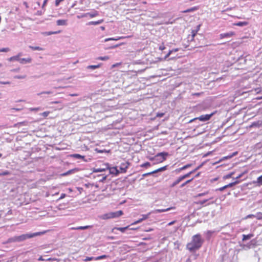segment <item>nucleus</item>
Instances as JSON below:
<instances>
[{
    "label": "nucleus",
    "instance_id": "obj_1",
    "mask_svg": "<svg viewBox=\"0 0 262 262\" xmlns=\"http://www.w3.org/2000/svg\"><path fill=\"white\" fill-rule=\"evenodd\" d=\"M204 239L200 234L194 235L190 243L186 245V248L191 253L195 252L202 246Z\"/></svg>",
    "mask_w": 262,
    "mask_h": 262
},
{
    "label": "nucleus",
    "instance_id": "obj_2",
    "mask_svg": "<svg viewBox=\"0 0 262 262\" xmlns=\"http://www.w3.org/2000/svg\"><path fill=\"white\" fill-rule=\"evenodd\" d=\"M44 232H37L35 233H28L24 234L19 236H17L18 242H23L27 239L33 238L34 237L41 235L43 234Z\"/></svg>",
    "mask_w": 262,
    "mask_h": 262
},
{
    "label": "nucleus",
    "instance_id": "obj_3",
    "mask_svg": "<svg viewBox=\"0 0 262 262\" xmlns=\"http://www.w3.org/2000/svg\"><path fill=\"white\" fill-rule=\"evenodd\" d=\"M215 114V112H213L210 114H205V115H202L199 117L194 118L191 120H190L189 121V123H191L194 121H195L198 120H199L200 121L202 122H206L208 120H209L213 116V115Z\"/></svg>",
    "mask_w": 262,
    "mask_h": 262
},
{
    "label": "nucleus",
    "instance_id": "obj_4",
    "mask_svg": "<svg viewBox=\"0 0 262 262\" xmlns=\"http://www.w3.org/2000/svg\"><path fill=\"white\" fill-rule=\"evenodd\" d=\"M123 214L122 210H119L116 212H110L105 214L103 215V219H112L119 217Z\"/></svg>",
    "mask_w": 262,
    "mask_h": 262
},
{
    "label": "nucleus",
    "instance_id": "obj_5",
    "mask_svg": "<svg viewBox=\"0 0 262 262\" xmlns=\"http://www.w3.org/2000/svg\"><path fill=\"white\" fill-rule=\"evenodd\" d=\"M255 244H256L255 239H252L247 244H239V246L242 248V249L247 250L251 248H254L255 246Z\"/></svg>",
    "mask_w": 262,
    "mask_h": 262
},
{
    "label": "nucleus",
    "instance_id": "obj_6",
    "mask_svg": "<svg viewBox=\"0 0 262 262\" xmlns=\"http://www.w3.org/2000/svg\"><path fill=\"white\" fill-rule=\"evenodd\" d=\"M158 154H162V155H161V156H159L157 158H156L157 159L156 160V163L163 162L166 160L167 157L169 156L168 152L165 151L159 152Z\"/></svg>",
    "mask_w": 262,
    "mask_h": 262
},
{
    "label": "nucleus",
    "instance_id": "obj_7",
    "mask_svg": "<svg viewBox=\"0 0 262 262\" xmlns=\"http://www.w3.org/2000/svg\"><path fill=\"white\" fill-rule=\"evenodd\" d=\"M99 15V12L96 10H93L92 12L85 13L81 14V17H90L93 18Z\"/></svg>",
    "mask_w": 262,
    "mask_h": 262
},
{
    "label": "nucleus",
    "instance_id": "obj_8",
    "mask_svg": "<svg viewBox=\"0 0 262 262\" xmlns=\"http://www.w3.org/2000/svg\"><path fill=\"white\" fill-rule=\"evenodd\" d=\"M106 168L109 169L110 173L111 174L117 176L120 173V171L117 169V167H109L108 164H106Z\"/></svg>",
    "mask_w": 262,
    "mask_h": 262
},
{
    "label": "nucleus",
    "instance_id": "obj_9",
    "mask_svg": "<svg viewBox=\"0 0 262 262\" xmlns=\"http://www.w3.org/2000/svg\"><path fill=\"white\" fill-rule=\"evenodd\" d=\"M129 163L128 162H124L121 163L120 165V171L122 173H125L128 167Z\"/></svg>",
    "mask_w": 262,
    "mask_h": 262
},
{
    "label": "nucleus",
    "instance_id": "obj_10",
    "mask_svg": "<svg viewBox=\"0 0 262 262\" xmlns=\"http://www.w3.org/2000/svg\"><path fill=\"white\" fill-rule=\"evenodd\" d=\"M234 34V33L233 32H229L224 33H221L220 34V39H223V38H229L231 37H232Z\"/></svg>",
    "mask_w": 262,
    "mask_h": 262
},
{
    "label": "nucleus",
    "instance_id": "obj_11",
    "mask_svg": "<svg viewBox=\"0 0 262 262\" xmlns=\"http://www.w3.org/2000/svg\"><path fill=\"white\" fill-rule=\"evenodd\" d=\"M104 21L103 19H99L97 21H91L87 23L86 25L87 26H91V25H98L101 24Z\"/></svg>",
    "mask_w": 262,
    "mask_h": 262
},
{
    "label": "nucleus",
    "instance_id": "obj_12",
    "mask_svg": "<svg viewBox=\"0 0 262 262\" xmlns=\"http://www.w3.org/2000/svg\"><path fill=\"white\" fill-rule=\"evenodd\" d=\"M183 180V179L182 178V176L179 177L170 185V187H174L176 185L179 184Z\"/></svg>",
    "mask_w": 262,
    "mask_h": 262
},
{
    "label": "nucleus",
    "instance_id": "obj_13",
    "mask_svg": "<svg viewBox=\"0 0 262 262\" xmlns=\"http://www.w3.org/2000/svg\"><path fill=\"white\" fill-rule=\"evenodd\" d=\"M129 226L124 227H114L112 229V232L115 233V230H117L121 231L122 233H124L126 230L128 229Z\"/></svg>",
    "mask_w": 262,
    "mask_h": 262
},
{
    "label": "nucleus",
    "instance_id": "obj_14",
    "mask_svg": "<svg viewBox=\"0 0 262 262\" xmlns=\"http://www.w3.org/2000/svg\"><path fill=\"white\" fill-rule=\"evenodd\" d=\"M192 165L191 164H187L182 167L177 168L175 170V172L177 173H180L182 170H185L188 168L190 167Z\"/></svg>",
    "mask_w": 262,
    "mask_h": 262
},
{
    "label": "nucleus",
    "instance_id": "obj_15",
    "mask_svg": "<svg viewBox=\"0 0 262 262\" xmlns=\"http://www.w3.org/2000/svg\"><path fill=\"white\" fill-rule=\"evenodd\" d=\"M254 236V234L253 233H250L248 234H243L242 235V241L244 242L247 240L251 239L252 237Z\"/></svg>",
    "mask_w": 262,
    "mask_h": 262
},
{
    "label": "nucleus",
    "instance_id": "obj_16",
    "mask_svg": "<svg viewBox=\"0 0 262 262\" xmlns=\"http://www.w3.org/2000/svg\"><path fill=\"white\" fill-rule=\"evenodd\" d=\"M32 61V59L31 58H20L19 63L21 64H26L30 63Z\"/></svg>",
    "mask_w": 262,
    "mask_h": 262
},
{
    "label": "nucleus",
    "instance_id": "obj_17",
    "mask_svg": "<svg viewBox=\"0 0 262 262\" xmlns=\"http://www.w3.org/2000/svg\"><path fill=\"white\" fill-rule=\"evenodd\" d=\"M148 217V214H143L142 215V218L140 219H139L138 220L134 222L132 224V225H136V224H137L138 223H141V222H142L143 220H145L146 219H147Z\"/></svg>",
    "mask_w": 262,
    "mask_h": 262
},
{
    "label": "nucleus",
    "instance_id": "obj_18",
    "mask_svg": "<svg viewBox=\"0 0 262 262\" xmlns=\"http://www.w3.org/2000/svg\"><path fill=\"white\" fill-rule=\"evenodd\" d=\"M56 24L58 26H67V20L58 19L57 20Z\"/></svg>",
    "mask_w": 262,
    "mask_h": 262
},
{
    "label": "nucleus",
    "instance_id": "obj_19",
    "mask_svg": "<svg viewBox=\"0 0 262 262\" xmlns=\"http://www.w3.org/2000/svg\"><path fill=\"white\" fill-rule=\"evenodd\" d=\"M198 9V8L197 7H193L189 9H187L184 11H183L182 13H189V12H194Z\"/></svg>",
    "mask_w": 262,
    "mask_h": 262
},
{
    "label": "nucleus",
    "instance_id": "obj_20",
    "mask_svg": "<svg viewBox=\"0 0 262 262\" xmlns=\"http://www.w3.org/2000/svg\"><path fill=\"white\" fill-rule=\"evenodd\" d=\"M70 156L71 157L77 159H83V160H84V156H82V155H81L80 154H72Z\"/></svg>",
    "mask_w": 262,
    "mask_h": 262
},
{
    "label": "nucleus",
    "instance_id": "obj_21",
    "mask_svg": "<svg viewBox=\"0 0 262 262\" xmlns=\"http://www.w3.org/2000/svg\"><path fill=\"white\" fill-rule=\"evenodd\" d=\"M17 236H15L12 237H10L8 239L6 243H10L13 242H18L17 241Z\"/></svg>",
    "mask_w": 262,
    "mask_h": 262
},
{
    "label": "nucleus",
    "instance_id": "obj_22",
    "mask_svg": "<svg viewBox=\"0 0 262 262\" xmlns=\"http://www.w3.org/2000/svg\"><path fill=\"white\" fill-rule=\"evenodd\" d=\"M248 24L247 21H238L234 24L235 26L239 27H243L247 26Z\"/></svg>",
    "mask_w": 262,
    "mask_h": 262
},
{
    "label": "nucleus",
    "instance_id": "obj_23",
    "mask_svg": "<svg viewBox=\"0 0 262 262\" xmlns=\"http://www.w3.org/2000/svg\"><path fill=\"white\" fill-rule=\"evenodd\" d=\"M167 167L168 166L167 165H166V166H164L163 167H160L155 170H154V173H156L157 172H162V171H164L165 170H166L167 169Z\"/></svg>",
    "mask_w": 262,
    "mask_h": 262
},
{
    "label": "nucleus",
    "instance_id": "obj_24",
    "mask_svg": "<svg viewBox=\"0 0 262 262\" xmlns=\"http://www.w3.org/2000/svg\"><path fill=\"white\" fill-rule=\"evenodd\" d=\"M89 227V226H78L76 227H73L71 229L73 230H85L88 229Z\"/></svg>",
    "mask_w": 262,
    "mask_h": 262
},
{
    "label": "nucleus",
    "instance_id": "obj_25",
    "mask_svg": "<svg viewBox=\"0 0 262 262\" xmlns=\"http://www.w3.org/2000/svg\"><path fill=\"white\" fill-rule=\"evenodd\" d=\"M28 124V122L27 121H24L23 122H18L17 123L14 125L15 127H20L23 125H27Z\"/></svg>",
    "mask_w": 262,
    "mask_h": 262
},
{
    "label": "nucleus",
    "instance_id": "obj_26",
    "mask_svg": "<svg viewBox=\"0 0 262 262\" xmlns=\"http://www.w3.org/2000/svg\"><path fill=\"white\" fill-rule=\"evenodd\" d=\"M20 58L17 55H15V56H12V57H11L10 58H9L8 59V60L9 61H20Z\"/></svg>",
    "mask_w": 262,
    "mask_h": 262
},
{
    "label": "nucleus",
    "instance_id": "obj_27",
    "mask_svg": "<svg viewBox=\"0 0 262 262\" xmlns=\"http://www.w3.org/2000/svg\"><path fill=\"white\" fill-rule=\"evenodd\" d=\"M29 48L31 49L33 51H42L43 50V48L38 46H29Z\"/></svg>",
    "mask_w": 262,
    "mask_h": 262
},
{
    "label": "nucleus",
    "instance_id": "obj_28",
    "mask_svg": "<svg viewBox=\"0 0 262 262\" xmlns=\"http://www.w3.org/2000/svg\"><path fill=\"white\" fill-rule=\"evenodd\" d=\"M161 155H162V154H157L154 157H148V159L151 161H154L155 163H156V160H157L156 158H157L159 156H161Z\"/></svg>",
    "mask_w": 262,
    "mask_h": 262
},
{
    "label": "nucleus",
    "instance_id": "obj_29",
    "mask_svg": "<svg viewBox=\"0 0 262 262\" xmlns=\"http://www.w3.org/2000/svg\"><path fill=\"white\" fill-rule=\"evenodd\" d=\"M75 170H76V169H70V170H68V171L62 173L61 176H68L69 174H71L74 173Z\"/></svg>",
    "mask_w": 262,
    "mask_h": 262
},
{
    "label": "nucleus",
    "instance_id": "obj_30",
    "mask_svg": "<svg viewBox=\"0 0 262 262\" xmlns=\"http://www.w3.org/2000/svg\"><path fill=\"white\" fill-rule=\"evenodd\" d=\"M212 199V197H210V198H209L208 199H205V200H203L202 201H198L196 203L198 204H200V205H203L204 204H205L207 201L211 200Z\"/></svg>",
    "mask_w": 262,
    "mask_h": 262
},
{
    "label": "nucleus",
    "instance_id": "obj_31",
    "mask_svg": "<svg viewBox=\"0 0 262 262\" xmlns=\"http://www.w3.org/2000/svg\"><path fill=\"white\" fill-rule=\"evenodd\" d=\"M172 209V208H166V209H156L155 211V213H161V212H165V211H169L170 210H171Z\"/></svg>",
    "mask_w": 262,
    "mask_h": 262
},
{
    "label": "nucleus",
    "instance_id": "obj_32",
    "mask_svg": "<svg viewBox=\"0 0 262 262\" xmlns=\"http://www.w3.org/2000/svg\"><path fill=\"white\" fill-rule=\"evenodd\" d=\"M197 33V30H195L194 29L191 30V38L190 39L191 41L194 40V38L196 35Z\"/></svg>",
    "mask_w": 262,
    "mask_h": 262
},
{
    "label": "nucleus",
    "instance_id": "obj_33",
    "mask_svg": "<svg viewBox=\"0 0 262 262\" xmlns=\"http://www.w3.org/2000/svg\"><path fill=\"white\" fill-rule=\"evenodd\" d=\"M255 183H257V185L262 186V175L257 178Z\"/></svg>",
    "mask_w": 262,
    "mask_h": 262
},
{
    "label": "nucleus",
    "instance_id": "obj_34",
    "mask_svg": "<svg viewBox=\"0 0 262 262\" xmlns=\"http://www.w3.org/2000/svg\"><path fill=\"white\" fill-rule=\"evenodd\" d=\"M239 181H238V180H236L234 182H232V183H229V184L228 185H226V186H227V188H230V187H233V186L235 185L236 184L239 183Z\"/></svg>",
    "mask_w": 262,
    "mask_h": 262
},
{
    "label": "nucleus",
    "instance_id": "obj_35",
    "mask_svg": "<svg viewBox=\"0 0 262 262\" xmlns=\"http://www.w3.org/2000/svg\"><path fill=\"white\" fill-rule=\"evenodd\" d=\"M108 257V256L107 255H102L96 257V258H95V260H100V259L106 258H107Z\"/></svg>",
    "mask_w": 262,
    "mask_h": 262
},
{
    "label": "nucleus",
    "instance_id": "obj_36",
    "mask_svg": "<svg viewBox=\"0 0 262 262\" xmlns=\"http://www.w3.org/2000/svg\"><path fill=\"white\" fill-rule=\"evenodd\" d=\"M100 66V64H97V65H90L88 66L87 68L88 69H92V70H95L98 68H99Z\"/></svg>",
    "mask_w": 262,
    "mask_h": 262
},
{
    "label": "nucleus",
    "instance_id": "obj_37",
    "mask_svg": "<svg viewBox=\"0 0 262 262\" xmlns=\"http://www.w3.org/2000/svg\"><path fill=\"white\" fill-rule=\"evenodd\" d=\"M11 172L8 170H5L4 171L0 172V176L10 175Z\"/></svg>",
    "mask_w": 262,
    "mask_h": 262
},
{
    "label": "nucleus",
    "instance_id": "obj_38",
    "mask_svg": "<svg viewBox=\"0 0 262 262\" xmlns=\"http://www.w3.org/2000/svg\"><path fill=\"white\" fill-rule=\"evenodd\" d=\"M95 258H96V257H89V256H86L85 257V258L83 259V261H91V260H95Z\"/></svg>",
    "mask_w": 262,
    "mask_h": 262
},
{
    "label": "nucleus",
    "instance_id": "obj_39",
    "mask_svg": "<svg viewBox=\"0 0 262 262\" xmlns=\"http://www.w3.org/2000/svg\"><path fill=\"white\" fill-rule=\"evenodd\" d=\"M60 31H55V32H52V31H49V32H46L44 33L45 34L47 35H52V34H57L58 33H59Z\"/></svg>",
    "mask_w": 262,
    "mask_h": 262
},
{
    "label": "nucleus",
    "instance_id": "obj_40",
    "mask_svg": "<svg viewBox=\"0 0 262 262\" xmlns=\"http://www.w3.org/2000/svg\"><path fill=\"white\" fill-rule=\"evenodd\" d=\"M234 174V172H230V173H228V174H226V175L224 176V179H229L230 178H232Z\"/></svg>",
    "mask_w": 262,
    "mask_h": 262
},
{
    "label": "nucleus",
    "instance_id": "obj_41",
    "mask_svg": "<svg viewBox=\"0 0 262 262\" xmlns=\"http://www.w3.org/2000/svg\"><path fill=\"white\" fill-rule=\"evenodd\" d=\"M193 178H192L190 180L186 181L185 182L183 183V184H182L180 186V188L184 187L186 185H187V184L191 182L193 180Z\"/></svg>",
    "mask_w": 262,
    "mask_h": 262
},
{
    "label": "nucleus",
    "instance_id": "obj_42",
    "mask_svg": "<svg viewBox=\"0 0 262 262\" xmlns=\"http://www.w3.org/2000/svg\"><path fill=\"white\" fill-rule=\"evenodd\" d=\"M193 173V171H190L188 173L183 175V176H181L182 178L183 179V180H184L185 179L187 178H188L190 177V176Z\"/></svg>",
    "mask_w": 262,
    "mask_h": 262
},
{
    "label": "nucleus",
    "instance_id": "obj_43",
    "mask_svg": "<svg viewBox=\"0 0 262 262\" xmlns=\"http://www.w3.org/2000/svg\"><path fill=\"white\" fill-rule=\"evenodd\" d=\"M106 168H97L95 169L93 171L94 172H102L105 170Z\"/></svg>",
    "mask_w": 262,
    "mask_h": 262
},
{
    "label": "nucleus",
    "instance_id": "obj_44",
    "mask_svg": "<svg viewBox=\"0 0 262 262\" xmlns=\"http://www.w3.org/2000/svg\"><path fill=\"white\" fill-rule=\"evenodd\" d=\"M151 165H150V163L148 162H146L145 163H143L141 165V167H149Z\"/></svg>",
    "mask_w": 262,
    "mask_h": 262
},
{
    "label": "nucleus",
    "instance_id": "obj_45",
    "mask_svg": "<svg viewBox=\"0 0 262 262\" xmlns=\"http://www.w3.org/2000/svg\"><path fill=\"white\" fill-rule=\"evenodd\" d=\"M26 77V75H16L14 77L15 79H25Z\"/></svg>",
    "mask_w": 262,
    "mask_h": 262
},
{
    "label": "nucleus",
    "instance_id": "obj_46",
    "mask_svg": "<svg viewBox=\"0 0 262 262\" xmlns=\"http://www.w3.org/2000/svg\"><path fill=\"white\" fill-rule=\"evenodd\" d=\"M10 49L9 48H3L0 49V52H8L10 51Z\"/></svg>",
    "mask_w": 262,
    "mask_h": 262
},
{
    "label": "nucleus",
    "instance_id": "obj_47",
    "mask_svg": "<svg viewBox=\"0 0 262 262\" xmlns=\"http://www.w3.org/2000/svg\"><path fill=\"white\" fill-rule=\"evenodd\" d=\"M53 92L52 91H44L37 94V95L39 96L42 94H51Z\"/></svg>",
    "mask_w": 262,
    "mask_h": 262
},
{
    "label": "nucleus",
    "instance_id": "obj_48",
    "mask_svg": "<svg viewBox=\"0 0 262 262\" xmlns=\"http://www.w3.org/2000/svg\"><path fill=\"white\" fill-rule=\"evenodd\" d=\"M120 38L119 37L118 38H105L104 40V42H106V41H110V40H118L120 39Z\"/></svg>",
    "mask_w": 262,
    "mask_h": 262
},
{
    "label": "nucleus",
    "instance_id": "obj_49",
    "mask_svg": "<svg viewBox=\"0 0 262 262\" xmlns=\"http://www.w3.org/2000/svg\"><path fill=\"white\" fill-rule=\"evenodd\" d=\"M97 59L101 60H106L109 59V57L107 56H105L104 57L100 56Z\"/></svg>",
    "mask_w": 262,
    "mask_h": 262
},
{
    "label": "nucleus",
    "instance_id": "obj_50",
    "mask_svg": "<svg viewBox=\"0 0 262 262\" xmlns=\"http://www.w3.org/2000/svg\"><path fill=\"white\" fill-rule=\"evenodd\" d=\"M155 174L154 173V171H151V172H147V173H144L142 176L143 177H146L147 176H150V175H151V174Z\"/></svg>",
    "mask_w": 262,
    "mask_h": 262
},
{
    "label": "nucleus",
    "instance_id": "obj_51",
    "mask_svg": "<svg viewBox=\"0 0 262 262\" xmlns=\"http://www.w3.org/2000/svg\"><path fill=\"white\" fill-rule=\"evenodd\" d=\"M208 193H209L208 191L204 192H203V193H200L198 194L196 196L197 197H201V196H204V195L207 194Z\"/></svg>",
    "mask_w": 262,
    "mask_h": 262
},
{
    "label": "nucleus",
    "instance_id": "obj_52",
    "mask_svg": "<svg viewBox=\"0 0 262 262\" xmlns=\"http://www.w3.org/2000/svg\"><path fill=\"white\" fill-rule=\"evenodd\" d=\"M203 94V92H201V93H192L191 95L193 96L199 97V96H200Z\"/></svg>",
    "mask_w": 262,
    "mask_h": 262
},
{
    "label": "nucleus",
    "instance_id": "obj_53",
    "mask_svg": "<svg viewBox=\"0 0 262 262\" xmlns=\"http://www.w3.org/2000/svg\"><path fill=\"white\" fill-rule=\"evenodd\" d=\"M226 188H227V186L226 185H225V186H224L223 187H220V188L217 189L216 190L222 191H223L224 190H225Z\"/></svg>",
    "mask_w": 262,
    "mask_h": 262
},
{
    "label": "nucleus",
    "instance_id": "obj_54",
    "mask_svg": "<svg viewBox=\"0 0 262 262\" xmlns=\"http://www.w3.org/2000/svg\"><path fill=\"white\" fill-rule=\"evenodd\" d=\"M259 125V123L258 122H253L251 125H250V127H255V126H258Z\"/></svg>",
    "mask_w": 262,
    "mask_h": 262
},
{
    "label": "nucleus",
    "instance_id": "obj_55",
    "mask_svg": "<svg viewBox=\"0 0 262 262\" xmlns=\"http://www.w3.org/2000/svg\"><path fill=\"white\" fill-rule=\"evenodd\" d=\"M203 165V164H201L200 165L198 166L196 168H195L194 169L192 170L191 171H193V173H194L196 171L199 170Z\"/></svg>",
    "mask_w": 262,
    "mask_h": 262
},
{
    "label": "nucleus",
    "instance_id": "obj_56",
    "mask_svg": "<svg viewBox=\"0 0 262 262\" xmlns=\"http://www.w3.org/2000/svg\"><path fill=\"white\" fill-rule=\"evenodd\" d=\"M164 113H158L156 115V117L161 118V117H163L164 116Z\"/></svg>",
    "mask_w": 262,
    "mask_h": 262
},
{
    "label": "nucleus",
    "instance_id": "obj_57",
    "mask_svg": "<svg viewBox=\"0 0 262 262\" xmlns=\"http://www.w3.org/2000/svg\"><path fill=\"white\" fill-rule=\"evenodd\" d=\"M11 82L10 81H0V84H10Z\"/></svg>",
    "mask_w": 262,
    "mask_h": 262
},
{
    "label": "nucleus",
    "instance_id": "obj_58",
    "mask_svg": "<svg viewBox=\"0 0 262 262\" xmlns=\"http://www.w3.org/2000/svg\"><path fill=\"white\" fill-rule=\"evenodd\" d=\"M49 112H44L43 113H42V116H43L44 117H46L49 115Z\"/></svg>",
    "mask_w": 262,
    "mask_h": 262
},
{
    "label": "nucleus",
    "instance_id": "obj_59",
    "mask_svg": "<svg viewBox=\"0 0 262 262\" xmlns=\"http://www.w3.org/2000/svg\"><path fill=\"white\" fill-rule=\"evenodd\" d=\"M63 0H55V6H58Z\"/></svg>",
    "mask_w": 262,
    "mask_h": 262
},
{
    "label": "nucleus",
    "instance_id": "obj_60",
    "mask_svg": "<svg viewBox=\"0 0 262 262\" xmlns=\"http://www.w3.org/2000/svg\"><path fill=\"white\" fill-rule=\"evenodd\" d=\"M255 215L253 214H249L245 217V219L254 217Z\"/></svg>",
    "mask_w": 262,
    "mask_h": 262
},
{
    "label": "nucleus",
    "instance_id": "obj_61",
    "mask_svg": "<svg viewBox=\"0 0 262 262\" xmlns=\"http://www.w3.org/2000/svg\"><path fill=\"white\" fill-rule=\"evenodd\" d=\"M171 54V51H169L168 53L165 56L164 59L166 60Z\"/></svg>",
    "mask_w": 262,
    "mask_h": 262
},
{
    "label": "nucleus",
    "instance_id": "obj_62",
    "mask_svg": "<svg viewBox=\"0 0 262 262\" xmlns=\"http://www.w3.org/2000/svg\"><path fill=\"white\" fill-rule=\"evenodd\" d=\"M48 0H44L43 4L42 5V9H43L45 6L47 5V3L48 2Z\"/></svg>",
    "mask_w": 262,
    "mask_h": 262
},
{
    "label": "nucleus",
    "instance_id": "obj_63",
    "mask_svg": "<svg viewBox=\"0 0 262 262\" xmlns=\"http://www.w3.org/2000/svg\"><path fill=\"white\" fill-rule=\"evenodd\" d=\"M170 51H171V53L173 52H176L179 51V49L178 48L173 49L171 50H169Z\"/></svg>",
    "mask_w": 262,
    "mask_h": 262
},
{
    "label": "nucleus",
    "instance_id": "obj_64",
    "mask_svg": "<svg viewBox=\"0 0 262 262\" xmlns=\"http://www.w3.org/2000/svg\"><path fill=\"white\" fill-rule=\"evenodd\" d=\"M258 217H257V219H258V220L262 219V213H261V212H259V213H258Z\"/></svg>",
    "mask_w": 262,
    "mask_h": 262
}]
</instances>
